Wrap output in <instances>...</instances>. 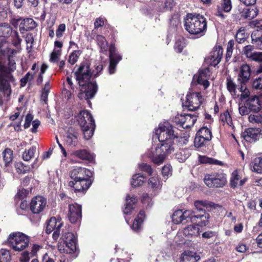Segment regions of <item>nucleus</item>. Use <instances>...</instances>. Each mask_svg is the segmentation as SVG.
Returning <instances> with one entry per match:
<instances>
[{
	"mask_svg": "<svg viewBox=\"0 0 262 262\" xmlns=\"http://www.w3.org/2000/svg\"><path fill=\"white\" fill-rule=\"evenodd\" d=\"M172 169L170 164L165 165L162 169V174L164 179L167 180V178L172 175Z\"/></svg>",
	"mask_w": 262,
	"mask_h": 262,
	"instance_id": "864d4df0",
	"label": "nucleus"
},
{
	"mask_svg": "<svg viewBox=\"0 0 262 262\" xmlns=\"http://www.w3.org/2000/svg\"><path fill=\"white\" fill-rule=\"evenodd\" d=\"M139 168L149 174H151L152 173V169L151 166L146 163L139 164Z\"/></svg>",
	"mask_w": 262,
	"mask_h": 262,
	"instance_id": "774afa93",
	"label": "nucleus"
},
{
	"mask_svg": "<svg viewBox=\"0 0 262 262\" xmlns=\"http://www.w3.org/2000/svg\"><path fill=\"white\" fill-rule=\"evenodd\" d=\"M206 141H208L196 134L194 141V146L198 148L201 147L205 144V143Z\"/></svg>",
	"mask_w": 262,
	"mask_h": 262,
	"instance_id": "13d9d810",
	"label": "nucleus"
},
{
	"mask_svg": "<svg viewBox=\"0 0 262 262\" xmlns=\"http://www.w3.org/2000/svg\"><path fill=\"white\" fill-rule=\"evenodd\" d=\"M147 186L149 189L152 191L151 195H156L161 191L162 183L158 176L150 177L147 181Z\"/></svg>",
	"mask_w": 262,
	"mask_h": 262,
	"instance_id": "412c9836",
	"label": "nucleus"
},
{
	"mask_svg": "<svg viewBox=\"0 0 262 262\" xmlns=\"http://www.w3.org/2000/svg\"><path fill=\"white\" fill-rule=\"evenodd\" d=\"M125 207L123 209L124 214H130L134 209L133 206L137 201V197L134 195L127 194L125 200Z\"/></svg>",
	"mask_w": 262,
	"mask_h": 262,
	"instance_id": "a878e982",
	"label": "nucleus"
},
{
	"mask_svg": "<svg viewBox=\"0 0 262 262\" xmlns=\"http://www.w3.org/2000/svg\"><path fill=\"white\" fill-rule=\"evenodd\" d=\"M63 245H58V250L61 253L73 254V257L77 256V238L72 232H66L62 235Z\"/></svg>",
	"mask_w": 262,
	"mask_h": 262,
	"instance_id": "423d86ee",
	"label": "nucleus"
},
{
	"mask_svg": "<svg viewBox=\"0 0 262 262\" xmlns=\"http://www.w3.org/2000/svg\"><path fill=\"white\" fill-rule=\"evenodd\" d=\"M37 26L36 22L31 18H22V23L20 24L21 33L24 34L28 31L34 29Z\"/></svg>",
	"mask_w": 262,
	"mask_h": 262,
	"instance_id": "c85d7f7f",
	"label": "nucleus"
},
{
	"mask_svg": "<svg viewBox=\"0 0 262 262\" xmlns=\"http://www.w3.org/2000/svg\"><path fill=\"white\" fill-rule=\"evenodd\" d=\"M77 121L81 127H86V126H91L95 124L92 115L85 110L82 111L79 113L78 115Z\"/></svg>",
	"mask_w": 262,
	"mask_h": 262,
	"instance_id": "aec40b11",
	"label": "nucleus"
},
{
	"mask_svg": "<svg viewBox=\"0 0 262 262\" xmlns=\"http://www.w3.org/2000/svg\"><path fill=\"white\" fill-rule=\"evenodd\" d=\"M204 100L200 93L188 92L182 105L184 108L189 111H195L200 107Z\"/></svg>",
	"mask_w": 262,
	"mask_h": 262,
	"instance_id": "6e6552de",
	"label": "nucleus"
},
{
	"mask_svg": "<svg viewBox=\"0 0 262 262\" xmlns=\"http://www.w3.org/2000/svg\"><path fill=\"white\" fill-rule=\"evenodd\" d=\"M220 119L224 124L226 123L230 127L231 129L233 130H235V127L233 125L231 116L228 111H225L223 113H222L220 116Z\"/></svg>",
	"mask_w": 262,
	"mask_h": 262,
	"instance_id": "c9c22d12",
	"label": "nucleus"
},
{
	"mask_svg": "<svg viewBox=\"0 0 262 262\" xmlns=\"http://www.w3.org/2000/svg\"><path fill=\"white\" fill-rule=\"evenodd\" d=\"M0 91L4 96L9 97L11 94V83L14 82V78L11 73L16 69L15 62L12 56L9 55L16 52L7 48L6 37L11 36L13 45L17 47L20 45L21 39L16 31L12 32V29L8 24H0Z\"/></svg>",
	"mask_w": 262,
	"mask_h": 262,
	"instance_id": "f257e3e1",
	"label": "nucleus"
},
{
	"mask_svg": "<svg viewBox=\"0 0 262 262\" xmlns=\"http://www.w3.org/2000/svg\"><path fill=\"white\" fill-rule=\"evenodd\" d=\"M238 110L240 114L242 115H247L251 112L248 106H247L246 102H244L243 104L242 103L239 104Z\"/></svg>",
	"mask_w": 262,
	"mask_h": 262,
	"instance_id": "69168bd1",
	"label": "nucleus"
},
{
	"mask_svg": "<svg viewBox=\"0 0 262 262\" xmlns=\"http://www.w3.org/2000/svg\"><path fill=\"white\" fill-rule=\"evenodd\" d=\"M81 210V206L77 203L69 205L68 216L71 223L80 222L82 216Z\"/></svg>",
	"mask_w": 262,
	"mask_h": 262,
	"instance_id": "ddd939ff",
	"label": "nucleus"
},
{
	"mask_svg": "<svg viewBox=\"0 0 262 262\" xmlns=\"http://www.w3.org/2000/svg\"><path fill=\"white\" fill-rule=\"evenodd\" d=\"M227 88L231 95H234L236 91V84L230 76L227 77Z\"/></svg>",
	"mask_w": 262,
	"mask_h": 262,
	"instance_id": "09e8293b",
	"label": "nucleus"
},
{
	"mask_svg": "<svg viewBox=\"0 0 262 262\" xmlns=\"http://www.w3.org/2000/svg\"><path fill=\"white\" fill-rule=\"evenodd\" d=\"M96 41L99 47L101 52H106L108 49V43L105 38L101 35H97L96 37Z\"/></svg>",
	"mask_w": 262,
	"mask_h": 262,
	"instance_id": "e433bc0d",
	"label": "nucleus"
},
{
	"mask_svg": "<svg viewBox=\"0 0 262 262\" xmlns=\"http://www.w3.org/2000/svg\"><path fill=\"white\" fill-rule=\"evenodd\" d=\"M258 13L257 8H245L241 12V17L248 20H251L256 17Z\"/></svg>",
	"mask_w": 262,
	"mask_h": 262,
	"instance_id": "473e14b6",
	"label": "nucleus"
},
{
	"mask_svg": "<svg viewBox=\"0 0 262 262\" xmlns=\"http://www.w3.org/2000/svg\"><path fill=\"white\" fill-rule=\"evenodd\" d=\"M11 259V255L9 250L2 249L0 250V262H9Z\"/></svg>",
	"mask_w": 262,
	"mask_h": 262,
	"instance_id": "8fccbe9b",
	"label": "nucleus"
},
{
	"mask_svg": "<svg viewBox=\"0 0 262 262\" xmlns=\"http://www.w3.org/2000/svg\"><path fill=\"white\" fill-rule=\"evenodd\" d=\"M245 179L241 180V177L237 170H235L232 173L230 179V184L232 187L241 186L245 183Z\"/></svg>",
	"mask_w": 262,
	"mask_h": 262,
	"instance_id": "72a5a7b5",
	"label": "nucleus"
},
{
	"mask_svg": "<svg viewBox=\"0 0 262 262\" xmlns=\"http://www.w3.org/2000/svg\"><path fill=\"white\" fill-rule=\"evenodd\" d=\"M209 215L207 213H205L203 215H195L193 212L192 215L191 217L190 222L197 223L198 226H205L209 222Z\"/></svg>",
	"mask_w": 262,
	"mask_h": 262,
	"instance_id": "c756f323",
	"label": "nucleus"
},
{
	"mask_svg": "<svg viewBox=\"0 0 262 262\" xmlns=\"http://www.w3.org/2000/svg\"><path fill=\"white\" fill-rule=\"evenodd\" d=\"M252 43L257 49L262 50V35L260 37H257L256 32L252 33L251 35Z\"/></svg>",
	"mask_w": 262,
	"mask_h": 262,
	"instance_id": "a18cd8bd",
	"label": "nucleus"
},
{
	"mask_svg": "<svg viewBox=\"0 0 262 262\" xmlns=\"http://www.w3.org/2000/svg\"><path fill=\"white\" fill-rule=\"evenodd\" d=\"M185 119H186V114L184 115L178 114L173 119V122L177 125H179L180 126L184 128V125H185Z\"/></svg>",
	"mask_w": 262,
	"mask_h": 262,
	"instance_id": "3c124183",
	"label": "nucleus"
},
{
	"mask_svg": "<svg viewBox=\"0 0 262 262\" xmlns=\"http://www.w3.org/2000/svg\"><path fill=\"white\" fill-rule=\"evenodd\" d=\"M36 150V147L35 146H33L29 149L26 150L23 154V160L26 161L30 160L34 157Z\"/></svg>",
	"mask_w": 262,
	"mask_h": 262,
	"instance_id": "c03bdc74",
	"label": "nucleus"
},
{
	"mask_svg": "<svg viewBox=\"0 0 262 262\" xmlns=\"http://www.w3.org/2000/svg\"><path fill=\"white\" fill-rule=\"evenodd\" d=\"M145 217V212L143 210H141L134 220L133 224L131 226L132 229L136 232L139 231L141 229L142 224Z\"/></svg>",
	"mask_w": 262,
	"mask_h": 262,
	"instance_id": "2f4dec72",
	"label": "nucleus"
},
{
	"mask_svg": "<svg viewBox=\"0 0 262 262\" xmlns=\"http://www.w3.org/2000/svg\"><path fill=\"white\" fill-rule=\"evenodd\" d=\"M210 71L208 68L202 70L198 76H194L193 78L196 79L197 82L202 85L204 89L207 88L209 85V81L205 79L207 75L209 74Z\"/></svg>",
	"mask_w": 262,
	"mask_h": 262,
	"instance_id": "7c9ffc66",
	"label": "nucleus"
},
{
	"mask_svg": "<svg viewBox=\"0 0 262 262\" xmlns=\"http://www.w3.org/2000/svg\"><path fill=\"white\" fill-rule=\"evenodd\" d=\"M246 84H241L240 88V91L242 92L240 96V99L242 101H244V100L246 98H249L250 97V92L245 86Z\"/></svg>",
	"mask_w": 262,
	"mask_h": 262,
	"instance_id": "6e6d98bb",
	"label": "nucleus"
},
{
	"mask_svg": "<svg viewBox=\"0 0 262 262\" xmlns=\"http://www.w3.org/2000/svg\"><path fill=\"white\" fill-rule=\"evenodd\" d=\"M250 60L257 62H262V52H254L249 58Z\"/></svg>",
	"mask_w": 262,
	"mask_h": 262,
	"instance_id": "e2e57ef3",
	"label": "nucleus"
},
{
	"mask_svg": "<svg viewBox=\"0 0 262 262\" xmlns=\"http://www.w3.org/2000/svg\"><path fill=\"white\" fill-rule=\"evenodd\" d=\"M185 39L182 37H179L176 41L174 49L177 52L181 53L185 46Z\"/></svg>",
	"mask_w": 262,
	"mask_h": 262,
	"instance_id": "de8ad7c7",
	"label": "nucleus"
},
{
	"mask_svg": "<svg viewBox=\"0 0 262 262\" xmlns=\"http://www.w3.org/2000/svg\"><path fill=\"white\" fill-rule=\"evenodd\" d=\"M232 8L231 0H220V4L216 6V10L214 15L221 20H224L227 18L225 13H229Z\"/></svg>",
	"mask_w": 262,
	"mask_h": 262,
	"instance_id": "f8f14e48",
	"label": "nucleus"
},
{
	"mask_svg": "<svg viewBox=\"0 0 262 262\" xmlns=\"http://www.w3.org/2000/svg\"><path fill=\"white\" fill-rule=\"evenodd\" d=\"M204 181L209 187H222L226 183L225 174L223 173H213L205 176Z\"/></svg>",
	"mask_w": 262,
	"mask_h": 262,
	"instance_id": "1a4fd4ad",
	"label": "nucleus"
},
{
	"mask_svg": "<svg viewBox=\"0 0 262 262\" xmlns=\"http://www.w3.org/2000/svg\"><path fill=\"white\" fill-rule=\"evenodd\" d=\"M62 226L63 223L60 217L56 219L55 217H52L47 223L46 233L50 234L53 232V237L54 239H57L60 235V228Z\"/></svg>",
	"mask_w": 262,
	"mask_h": 262,
	"instance_id": "9d476101",
	"label": "nucleus"
},
{
	"mask_svg": "<svg viewBox=\"0 0 262 262\" xmlns=\"http://www.w3.org/2000/svg\"><path fill=\"white\" fill-rule=\"evenodd\" d=\"M196 209L199 211H210L213 208L221 207V206L207 201H196L194 202Z\"/></svg>",
	"mask_w": 262,
	"mask_h": 262,
	"instance_id": "5701e85b",
	"label": "nucleus"
},
{
	"mask_svg": "<svg viewBox=\"0 0 262 262\" xmlns=\"http://www.w3.org/2000/svg\"><path fill=\"white\" fill-rule=\"evenodd\" d=\"M15 167L16 168L17 172L18 173H25L27 171H29L30 167L28 165H25L21 162H16L15 164Z\"/></svg>",
	"mask_w": 262,
	"mask_h": 262,
	"instance_id": "49530a36",
	"label": "nucleus"
},
{
	"mask_svg": "<svg viewBox=\"0 0 262 262\" xmlns=\"http://www.w3.org/2000/svg\"><path fill=\"white\" fill-rule=\"evenodd\" d=\"M86 127H82L81 129L83 131L84 138L86 140H89L93 135L94 130L95 128V124L91 125V126H86Z\"/></svg>",
	"mask_w": 262,
	"mask_h": 262,
	"instance_id": "ea45409f",
	"label": "nucleus"
},
{
	"mask_svg": "<svg viewBox=\"0 0 262 262\" xmlns=\"http://www.w3.org/2000/svg\"><path fill=\"white\" fill-rule=\"evenodd\" d=\"M78 133L72 129H69L64 137L65 145L70 147H75L78 143Z\"/></svg>",
	"mask_w": 262,
	"mask_h": 262,
	"instance_id": "4be33fe9",
	"label": "nucleus"
},
{
	"mask_svg": "<svg viewBox=\"0 0 262 262\" xmlns=\"http://www.w3.org/2000/svg\"><path fill=\"white\" fill-rule=\"evenodd\" d=\"M69 176V186L73 188L75 192L84 193L93 181V171L84 167H74L70 171Z\"/></svg>",
	"mask_w": 262,
	"mask_h": 262,
	"instance_id": "20e7f679",
	"label": "nucleus"
},
{
	"mask_svg": "<svg viewBox=\"0 0 262 262\" xmlns=\"http://www.w3.org/2000/svg\"><path fill=\"white\" fill-rule=\"evenodd\" d=\"M197 119V116L195 114H186V119H185V125L184 128L187 129L192 127Z\"/></svg>",
	"mask_w": 262,
	"mask_h": 262,
	"instance_id": "37998d69",
	"label": "nucleus"
},
{
	"mask_svg": "<svg viewBox=\"0 0 262 262\" xmlns=\"http://www.w3.org/2000/svg\"><path fill=\"white\" fill-rule=\"evenodd\" d=\"M29 242V236L20 232L11 233L7 238L8 245L16 251H21L26 249Z\"/></svg>",
	"mask_w": 262,
	"mask_h": 262,
	"instance_id": "0eeeda50",
	"label": "nucleus"
},
{
	"mask_svg": "<svg viewBox=\"0 0 262 262\" xmlns=\"http://www.w3.org/2000/svg\"><path fill=\"white\" fill-rule=\"evenodd\" d=\"M2 155L5 166L7 167L12 161L13 151L11 149L7 148L3 151Z\"/></svg>",
	"mask_w": 262,
	"mask_h": 262,
	"instance_id": "4c0bfd02",
	"label": "nucleus"
},
{
	"mask_svg": "<svg viewBox=\"0 0 262 262\" xmlns=\"http://www.w3.org/2000/svg\"><path fill=\"white\" fill-rule=\"evenodd\" d=\"M196 134L203 137L207 141H210L212 138L211 130L206 126H203L200 128Z\"/></svg>",
	"mask_w": 262,
	"mask_h": 262,
	"instance_id": "79ce46f5",
	"label": "nucleus"
},
{
	"mask_svg": "<svg viewBox=\"0 0 262 262\" xmlns=\"http://www.w3.org/2000/svg\"><path fill=\"white\" fill-rule=\"evenodd\" d=\"M174 3L173 0H166L164 3V6L161 8H158L159 11H166L170 10L174 6Z\"/></svg>",
	"mask_w": 262,
	"mask_h": 262,
	"instance_id": "4d7b16f0",
	"label": "nucleus"
},
{
	"mask_svg": "<svg viewBox=\"0 0 262 262\" xmlns=\"http://www.w3.org/2000/svg\"><path fill=\"white\" fill-rule=\"evenodd\" d=\"M243 137L248 142H254L262 137L259 128H249L243 133Z\"/></svg>",
	"mask_w": 262,
	"mask_h": 262,
	"instance_id": "a211bd4d",
	"label": "nucleus"
},
{
	"mask_svg": "<svg viewBox=\"0 0 262 262\" xmlns=\"http://www.w3.org/2000/svg\"><path fill=\"white\" fill-rule=\"evenodd\" d=\"M200 234L199 228L198 225H192L186 227L183 231H179L176 235V240L180 237L184 235V236L189 239L198 236Z\"/></svg>",
	"mask_w": 262,
	"mask_h": 262,
	"instance_id": "6ab92c4d",
	"label": "nucleus"
},
{
	"mask_svg": "<svg viewBox=\"0 0 262 262\" xmlns=\"http://www.w3.org/2000/svg\"><path fill=\"white\" fill-rule=\"evenodd\" d=\"M243 52V54L249 59L252 54L254 52V48L251 45H247L244 48Z\"/></svg>",
	"mask_w": 262,
	"mask_h": 262,
	"instance_id": "338daca9",
	"label": "nucleus"
},
{
	"mask_svg": "<svg viewBox=\"0 0 262 262\" xmlns=\"http://www.w3.org/2000/svg\"><path fill=\"white\" fill-rule=\"evenodd\" d=\"M249 121L253 124H262V110L255 114H251L249 116Z\"/></svg>",
	"mask_w": 262,
	"mask_h": 262,
	"instance_id": "a19ab883",
	"label": "nucleus"
},
{
	"mask_svg": "<svg viewBox=\"0 0 262 262\" xmlns=\"http://www.w3.org/2000/svg\"><path fill=\"white\" fill-rule=\"evenodd\" d=\"M81 52L80 50H74L70 55L69 62L71 64H75L78 60Z\"/></svg>",
	"mask_w": 262,
	"mask_h": 262,
	"instance_id": "5fc2aeb1",
	"label": "nucleus"
},
{
	"mask_svg": "<svg viewBox=\"0 0 262 262\" xmlns=\"http://www.w3.org/2000/svg\"><path fill=\"white\" fill-rule=\"evenodd\" d=\"M250 167L252 171L257 173H262V166H261V163H258L257 161L256 162V158L251 162Z\"/></svg>",
	"mask_w": 262,
	"mask_h": 262,
	"instance_id": "603ef678",
	"label": "nucleus"
},
{
	"mask_svg": "<svg viewBox=\"0 0 262 262\" xmlns=\"http://www.w3.org/2000/svg\"><path fill=\"white\" fill-rule=\"evenodd\" d=\"M246 37L247 34L245 33V30L239 29L236 34L235 38L238 43H241L245 41Z\"/></svg>",
	"mask_w": 262,
	"mask_h": 262,
	"instance_id": "bf43d9fd",
	"label": "nucleus"
},
{
	"mask_svg": "<svg viewBox=\"0 0 262 262\" xmlns=\"http://www.w3.org/2000/svg\"><path fill=\"white\" fill-rule=\"evenodd\" d=\"M193 214V211L189 210L183 211L182 210H176L172 215V222L178 224L186 220L187 222H190L191 217Z\"/></svg>",
	"mask_w": 262,
	"mask_h": 262,
	"instance_id": "2eb2a0df",
	"label": "nucleus"
},
{
	"mask_svg": "<svg viewBox=\"0 0 262 262\" xmlns=\"http://www.w3.org/2000/svg\"><path fill=\"white\" fill-rule=\"evenodd\" d=\"M94 69L90 70V64L88 61L82 62L78 70L75 72L76 80L81 87L79 97L84 99L89 104H91L89 99L93 98L97 92V85L95 81H90L91 76L96 77L99 75L103 69V66L99 61L95 63Z\"/></svg>",
	"mask_w": 262,
	"mask_h": 262,
	"instance_id": "7ed1b4c3",
	"label": "nucleus"
},
{
	"mask_svg": "<svg viewBox=\"0 0 262 262\" xmlns=\"http://www.w3.org/2000/svg\"><path fill=\"white\" fill-rule=\"evenodd\" d=\"M207 20L202 15L188 14L184 19L185 30L191 34L202 36L207 29Z\"/></svg>",
	"mask_w": 262,
	"mask_h": 262,
	"instance_id": "39448f33",
	"label": "nucleus"
},
{
	"mask_svg": "<svg viewBox=\"0 0 262 262\" xmlns=\"http://www.w3.org/2000/svg\"><path fill=\"white\" fill-rule=\"evenodd\" d=\"M34 77V74H32L30 72L27 73L26 75L21 79L20 85L21 86H25L26 83L30 80H31Z\"/></svg>",
	"mask_w": 262,
	"mask_h": 262,
	"instance_id": "0e129e2a",
	"label": "nucleus"
},
{
	"mask_svg": "<svg viewBox=\"0 0 262 262\" xmlns=\"http://www.w3.org/2000/svg\"><path fill=\"white\" fill-rule=\"evenodd\" d=\"M247 106L251 112L257 113L259 111L261 110V105L259 103V98L256 96H251L245 100Z\"/></svg>",
	"mask_w": 262,
	"mask_h": 262,
	"instance_id": "393cba45",
	"label": "nucleus"
},
{
	"mask_svg": "<svg viewBox=\"0 0 262 262\" xmlns=\"http://www.w3.org/2000/svg\"><path fill=\"white\" fill-rule=\"evenodd\" d=\"M200 259V256L196 252L185 251L182 254L179 262H196Z\"/></svg>",
	"mask_w": 262,
	"mask_h": 262,
	"instance_id": "b1692460",
	"label": "nucleus"
},
{
	"mask_svg": "<svg viewBox=\"0 0 262 262\" xmlns=\"http://www.w3.org/2000/svg\"><path fill=\"white\" fill-rule=\"evenodd\" d=\"M146 179L143 174L141 173H136L133 176L131 185L135 187L142 185L145 182Z\"/></svg>",
	"mask_w": 262,
	"mask_h": 262,
	"instance_id": "f704fd0d",
	"label": "nucleus"
},
{
	"mask_svg": "<svg viewBox=\"0 0 262 262\" xmlns=\"http://www.w3.org/2000/svg\"><path fill=\"white\" fill-rule=\"evenodd\" d=\"M159 143H154L146 155L155 164H162L166 157L173 153L177 148L176 142L183 141L184 138L175 133L174 127L168 122L159 124L154 131Z\"/></svg>",
	"mask_w": 262,
	"mask_h": 262,
	"instance_id": "f03ea898",
	"label": "nucleus"
},
{
	"mask_svg": "<svg viewBox=\"0 0 262 262\" xmlns=\"http://www.w3.org/2000/svg\"><path fill=\"white\" fill-rule=\"evenodd\" d=\"M190 155V153L188 149H182L176 154L175 158L180 162H184Z\"/></svg>",
	"mask_w": 262,
	"mask_h": 262,
	"instance_id": "58836bf2",
	"label": "nucleus"
},
{
	"mask_svg": "<svg viewBox=\"0 0 262 262\" xmlns=\"http://www.w3.org/2000/svg\"><path fill=\"white\" fill-rule=\"evenodd\" d=\"M251 70L247 64L242 65L237 72V82L241 84H246L250 80Z\"/></svg>",
	"mask_w": 262,
	"mask_h": 262,
	"instance_id": "dca6fc26",
	"label": "nucleus"
},
{
	"mask_svg": "<svg viewBox=\"0 0 262 262\" xmlns=\"http://www.w3.org/2000/svg\"><path fill=\"white\" fill-rule=\"evenodd\" d=\"M141 201L147 207H150L152 205V199L147 193L143 194Z\"/></svg>",
	"mask_w": 262,
	"mask_h": 262,
	"instance_id": "680f3d73",
	"label": "nucleus"
},
{
	"mask_svg": "<svg viewBox=\"0 0 262 262\" xmlns=\"http://www.w3.org/2000/svg\"><path fill=\"white\" fill-rule=\"evenodd\" d=\"M63 93L64 95V97L67 99H69L71 98L74 91V85L73 83L71 77L69 76L67 77L66 81L63 82Z\"/></svg>",
	"mask_w": 262,
	"mask_h": 262,
	"instance_id": "bb28decb",
	"label": "nucleus"
},
{
	"mask_svg": "<svg viewBox=\"0 0 262 262\" xmlns=\"http://www.w3.org/2000/svg\"><path fill=\"white\" fill-rule=\"evenodd\" d=\"M223 56V49L221 46L213 48L210 56L205 59L206 62L210 66L215 67L221 60Z\"/></svg>",
	"mask_w": 262,
	"mask_h": 262,
	"instance_id": "4468645a",
	"label": "nucleus"
},
{
	"mask_svg": "<svg viewBox=\"0 0 262 262\" xmlns=\"http://www.w3.org/2000/svg\"><path fill=\"white\" fill-rule=\"evenodd\" d=\"M47 205V200L41 196H37L32 199L30 203V209L34 213L42 212Z\"/></svg>",
	"mask_w": 262,
	"mask_h": 262,
	"instance_id": "f3484780",
	"label": "nucleus"
},
{
	"mask_svg": "<svg viewBox=\"0 0 262 262\" xmlns=\"http://www.w3.org/2000/svg\"><path fill=\"white\" fill-rule=\"evenodd\" d=\"M60 55L61 50L56 49L55 48L51 54L50 61L52 62H57L58 60Z\"/></svg>",
	"mask_w": 262,
	"mask_h": 262,
	"instance_id": "052dcab7",
	"label": "nucleus"
},
{
	"mask_svg": "<svg viewBox=\"0 0 262 262\" xmlns=\"http://www.w3.org/2000/svg\"><path fill=\"white\" fill-rule=\"evenodd\" d=\"M72 155L81 160L88 161L90 162H92L95 160V155L93 154L90 153L85 149L75 150L73 151Z\"/></svg>",
	"mask_w": 262,
	"mask_h": 262,
	"instance_id": "cd10ccee",
	"label": "nucleus"
},
{
	"mask_svg": "<svg viewBox=\"0 0 262 262\" xmlns=\"http://www.w3.org/2000/svg\"><path fill=\"white\" fill-rule=\"evenodd\" d=\"M109 51L110 65L108 72L110 74H113L116 72L117 64L122 59V56L119 54L115 46L112 45L109 48Z\"/></svg>",
	"mask_w": 262,
	"mask_h": 262,
	"instance_id": "9b49d317",
	"label": "nucleus"
}]
</instances>
